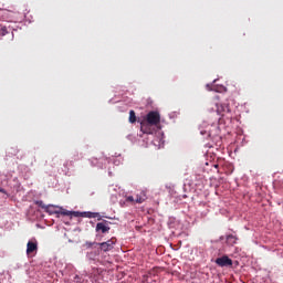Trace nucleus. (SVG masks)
Instances as JSON below:
<instances>
[{
  "label": "nucleus",
  "mask_w": 283,
  "mask_h": 283,
  "mask_svg": "<svg viewBox=\"0 0 283 283\" xmlns=\"http://www.w3.org/2000/svg\"><path fill=\"white\" fill-rule=\"evenodd\" d=\"M158 125H160V113L150 111L140 123V132L143 134H153L151 127H158Z\"/></svg>",
  "instance_id": "nucleus-1"
},
{
  "label": "nucleus",
  "mask_w": 283,
  "mask_h": 283,
  "mask_svg": "<svg viewBox=\"0 0 283 283\" xmlns=\"http://www.w3.org/2000/svg\"><path fill=\"white\" fill-rule=\"evenodd\" d=\"M115 244H116V238H112L106 242L97 243V247H99L101 251H104V253H107V251H112V249H114Z\"/></svg>",
  "instance_id": "nucleus-2"
},
{
  "label": "nucleus",
  "mask_w": 283,
  "mask_h": 283,
  "mask_svg": "<svg viewBox=\"0 0 283 283\" xmlns=\"http://www.w3.org/2000/svg\"><path fill=\"white\" fill-rule=\"evenodd\" d=\"M214 262L218 266H221V268L233 266V260H231L228 255L217 258Z\"/></svg>",
  "instance_id": "nucleus-3"
},
{
  "label": "nucleus",
  "mask_w": 283,
  "mask_h": 283,
  "mask_svg": "<svg viewBox=\"0 0 283 283\" xmlns=\"http://www.w3.org/2000/svg\"><path fill=\"white\" fill-rule=\"evenodd\" d=\"M109 221H107V220H104V221H102V222H98L97 224H96V228H95V231L97 232V233H109Z\"/></svg>",
  "instance_id": "nucleus-4"
},
{
  "label": "nucleus",
  "mask_w": 283,
  "mask_h": 283,
  "mask_svg": "<svg viewBox=\"0 0 283 283\" xmlns=\"http://www.w3.org/2000/svg\"><path fill=\"white\" fill-rule=\"evenodd\" d=\"M217 114H219V116H224L226 114H231V107L229 106V104H217Z\"/></svg>",
  "instance_id": "nucleus-5"
},
{
  "label": "nucleus",
  "mask_w": 283,
  "mask_h": 283,
  "mask_svg": "<svg viewBox=\"0 0 283 283\" xmlns=\"http://www.w3.org/2000/svg\"><path fill=\"white\" fill-rule=\"evenodd\" d=\"M74 218H98V212H74Z\"/></svg>",
  "instance_id": "nucleus-6"
},
{
  "label": "nucleus",
  "mask_w": 283,
  "mask_h": 283,
  "mask_svg": "<svg viewBox=\"0 0 283 283\" xmlns=\"http://www.w3.org/2000/svg\"><path fill=\"white\" fill-rule=\"evenodd\" d=\"M39 249V243L36 241H29L27 243V255H30V253H34Z\"/></svg>",
  "instance_id": "nucleus-7"
},
{
  "label": "nucleus",
  "mask_w": 283,
  "mask_h": 283,
  "mask_svg": "<svg viewBox=\"0 0 283 283\" xmlns=\"http://www.w3.org/2000/svg\"><path fill=\"white\" fill-rule=\"evenodd\" d=\"M226 243L228 244V247H234V244H238V237L233 234H228L226 237Z\"/></svg>",
  "instance_id": "nucleus-8"
},
{
  "label": "nucleus",
  "mask_w": 283,
  "mask_h": 283,
  "mask_svg": "<svg viewBox=\"0 0 283 283\" xmlns=\"http://www.w3.org/2000/svg\"><path fill=\"white\" fill-rule=\"evenodd\" d=\"M145 200H147V195L145 192L142 191L140 193L136 195L135 202L137 205H143Z\"/></svg>",
  "instance_id": "nucleus-9"
},
{
  "label": "nucleus",
  "mask_w": 283,
  "mask_h": 283,
  "mask_svg": "<svg viewBox=\"0 0 283 283\" xmlns=\"http://www.w3.org/2000/svg\"><path fill=\"white\" fill-rule=\"evenodd\" d=\"M45 212L49 213L50 216H54V214L59 216V210H56V207L52 205H49L46 207Z\"/></svg>",
  "instance_id": "nucleus-10"
},
{
  "label": "nucleus",
  "mask_w": 283,
  "mask_h": 283,
  "mask_svg": "<svg viewBox=\"0 0 283 283\" xmlns=\"http://www.w3.org/2000/svg\"><path fill=\"white\" fill-rule=\"evenodd\" d=\"M201 136H205V134H207L208 138H211V140H213V138H216V135H213V132L211 129L209 130H200Z\"/></svg>",
  "instance_id": "nucleus-11"
},
{
  "label": "nucleus",
  "mask_w": 283,
  "mask_h": 283,
  "mask_svg": "<svg viewBox=\"0 0 283 283\" xmlns=\"http://www.w3.org/2000/svg\"><path fill=\"white\" fill-rule=\"evenodd\" d=\"M74 213H78V211H69L65 209L59 211V216H73L74 217Z\"/></svg>",
  "instance_id": "nucleus-12"
},
{
  "label": "nucleus",
  "mask_w": 283,
  "mask_h": 283,
  "mask_svg": "<svg viewBox=\"0 0 283 283\" xmlns=\"http://www.w3.org/2000/svg\"><path fill=\"white\" fill-rule=\"evenodd\" d=\"M129 123H136V112L129 111Z\"/></svg>",
  "instance_id": "nucleus-13"
},
{
  "label": "nucleus",
  "mask_w": 283,
  "mask_h": 283,
  "mask_svg": "<svg viewBox=\"0 0 283 283\" xmlns=\"http://www.w3.org/2000/svg\"><path fill=\"white\" fill-rule=\"evenodd\" d=\"M8 34V28L0 25V39L1 36H6Z\"/></svg>",
  "instance_id": "nucleus-14"
},
{
  "label": "nucleus",
  "mask_w": 283,
  "mask_h": 283,
  "mask_svg": "<svg viewBox=\"0 0 283 283\" xmlns=\"http://www.w3.org/2000/svg\"><path fill=\"white\" fill-rule=\"evenodd\" d=\"M35 205L38 207H40L41 209H44V211L48 209V206L43 201H41V200L35 201Z\"/></svg>",
  "instance_id": "nucleus-15"
},
{
  "label": "nucleus",
  "mask_w": 283,
  "mask_h": 283,
  "mask_svg": "<svg viewBox=\"0 0 283 283\" xmlns=\"http://www.w3.org/2000/svg\"><path fill=\"white\" fill-rule=\"evenodd\" d=\"M126 202H136V198H134V196H128Z\"/></svg>",
  "instance_id": "nucleus-16"
},
{
  "label": "nucleus",
  "mask_w": 283,
  "mask_h": 283,
  "mask_svg": "<svg viewBox=\"0 0 283 283\" xmlns=\"http://www.w3.org/2000/svg\"><path fill=\"white\" fill-rule=\"evenodd\" d=\"M94 244L98 245V243H96V242H93V243L92 242H86V245H87L88 249L94 247Z\"/></svg>",
  "instance_id": "nucleus-17"
},
{
  "label": "nucleus",
  "mask_w": 283,
  "mask_h": 283,
  "mask_svg": "<svg viewBox=\"0 0 283 283\" xmlns=\"http://www.w3.org/2000/svg\"><path fill=\"white\" fill-rule=\"evenodd\" d=\"M0 193H7V192H6V189L0 188Z\"/></svg>",
  "instance_id": "nucleus-18"
},
{
  "label": "nucleus",
  "mask_w": 283,
  "mask_h": 283,
  "mask_svg": "<svg viewBox=\"0 0 283 283\" xmlns=\"http://www.w3.org/2000/svg\"><path fill=\"white\" fill-rule=\"evenodd\" d=\"M213 129L218 130V128L216 126H213Z\"/></svg>",
  "instance_id": "nucleus-19"
}]
</instances>
